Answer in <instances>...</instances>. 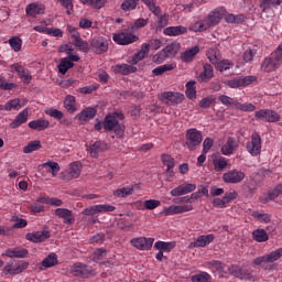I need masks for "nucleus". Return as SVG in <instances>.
<instances>
[{"instance_id": "f257e3e1", "label": "nucleus", "mask_w": 282, "mask_h": 282, "mask_svg": "<svg viewBox=\"0 0 282 282\" xmlns=\"http://www.w3.org/2000/svg\"><path fill=\"white\" fill-rule=\"evenodd\" d=\"M226 14V8L218 7L214 9L209 14L203 19L192 23L188 28L189 32H206L209 28H215L224 19Z\"/></svg>"}, {"instance_id": "f03ea898", "label": "nucleus", "mask_w": 282, "mask_h": 282, "mask_svg": "<svg viewBox=\"0 0 282 282\" xmlns=\"http://www.w3.org/2000/svg\"><path fill=\"white\" fill-rule=\"evenodd\" d=\"M119 120H124V113L121 111H113L108 113L104 119V129L105 131H113L116 135L122 138L124 135V123H121Z\"/></svg>"}, {"instance_id": "7ed1b4c3", "label": "nucleus", "mask_w": 282, "mask_h": 282, "mask_svg": "<svg viewBox=\"0 0 282 282\" xmlns=\"http://www.w3.org/2000/svg\"><path fill=\"white\" fill-rule=\"evenodd\" d=\"M282 63V43L271 57H265L261 64V72H274Z\"/></svg>"}, {"instance_id": "20e7f679", "label": "nucleus", "mask_w": 282, "mask_h": 282, "mask_svg": "<svg viewBox=\"0 0 282 282\" xmlns=\"http://www.w3.org/2000/svg\"><path fill=\"white\" fill-rule=\"evenodd\" d=\"M202 132L195 128L186 131V147L189 151H195L199 144H202Z\"/></svg>"}, {"instance_id": "39448f33", "label": "nucleus", "mask_w": 282, "mask_h": 282, "mask_svg": "<svg viewBox=\"0 0 282 282\" xmlns=\"http://www.w3.org/2000/svg\"><path fill=\"white\" fill-rule=\"evenodd\" d=\"M254 118L262 122H279L281 120V115L272 109H261L254 112Z\"/></svg>"}, {"instance_id": "423d86ee", "label": "nucleus", "mask_w": 282, "mask_h": 282, "mask_svg": "<svg viewBox=\"0 0 282 282\" xmlns=\"http://www.w3.org/2000/svg\"><path fill=\"white\" fill-rule=\"evenodd\" d=\"M246 149L252 158H257L261 153V134L259 132H253L251 135V141H248Z\"/></svg>"}, {"instance_id": "0eeeda50", "label": "nucleus", "mask_w": 282, "mask_h": 282, "mask_svg": "<svg viewBox=\"0 0 282 282\" xmlns=\"http://www.w3.org/2000/svg\"><path fill=\"white\" fill-rule=\"evenodd\" d=\"M161 100L164 102V105H167L169 107L182 105V102H184V94L165 91L161 94Z\"/></svg>"}, {"instance_id": "6e6552de", "label": "nucleus", "mask_w": 282, "mask_h": 282, "mask_svg": "<svg viewBox=\"0 0 282 282\" xmlns=\"http://www.w3.org/2000/svg\"><path fill=\"white\" fill-rule=\"evenodd\" d=\"M10 72L12 74L17 72L19 78H21L24 85H30V83H32V74H30V70L25 68L23 65H21L20 63H14L10 65Z\"/></svg>"}, {"instance_id": "1a4fd4ad", "label": "nucleus", "mask_w": 282, "mask_h": 282, "mask_svg": "<svg viewBox=\"0 0 282 282\" xmlns=\"http://www.w3.org/2000/svg\"><path fill=\"white\" fill-rule=\"evenodd\" d=\"M112 41H115L117 45H131V43L138 41V36L133 33L121 31L112 35Z\"/></svg>"}, {"instance_id": "9d476101", "label": "nucleus", "mask_w": 282, "mask_h": 282, "mask_svg": "<svg viewBox=\"0 0 282 282\" xmlns=\"http://www.w3.org/2000/svg\"><path fill=\"white\" fill-rule=\"evenodd\" d=\"M257 80L254 76H246V77H234L227 82V87L230 89H239V87H248V85H252Z\"/></svg>"}, {"instance_id": "9b49d317", "label": "nucleus", "mask_w": 282, "mask_h": 282, "mask_svg": "<svg viewBox=\"0 0 282 282\" xmlns=\"http://www.w3.org/2000/svg\"><path fill=\"white\" fill-rule=\"evenodd\" d=\"M282 257V247L271 251L270 253L258 257L253 260L254 265H261V263H274V261H279Z\"/></svg>"}, {"instance_id": "f8f14e48", "label": "nucleus", "mask_w": 282, "mask_h": 282, "mask_svg": "<svg viewBox=\"0 0 282 282\" xmlns=\"http://www.w3.org/2000/svg\"><path fill=\"white\" fill-rule=\"evenodd\" d=\"M68 34H70L72 39L74 40L75 47H82L84 52H87L89 50V44L80 37V32H78V29L73 25H67Z\"/></svg>"}, {"instance_id": "ddd939ff", "label": "nucleus", "mask_w": 282, "mask_h": 282, "mask_svg": "<svg viewBox=\"0 0 282 282\" xmlns=\"http://www.w3.org/2000/svg\"><path fill=\"white\" fill-rule=\"evenodd\" d=\"M90 47L95 54H105L109 50V41L105 37H95L90 41Z\"/></svg>"}, {"instance_id": "4468645a", "label": "nucleus", "mask_w": 282, "mask_h": 282, "mask_svg": "<svg viewBox=\"0 0 282 282\" xmlns=\"http://www.w3.org/2000/svg\"><path fill=\"white\" fill-rule=\"evenodd\" d=\"M155 239L147 238V237H139L133 238L130 240L131 246L137 248V250H151L153 248V242Z\"/></svg>"}, {"instance_id": "2eb2a0df", "label": "nucleus", "mask_w": 282, "mask_h": 282, "mask_svg": "<svg viewBox=\"0 0 282 282\" xmlns=\"http://www.w3.org/2000/svg\"><path fill=\"white\" fill-rule=\"evenodd\" d=\"M55 216L59 219H63V224H65L66 226H72L74 225V221H76L74 213L67 208L55 209Z\"/></svg>"}, {"instance_id": "dca6fc26", "label": "nucleus", "mask_w": 282, "mask_h": 282, "mask_svg": "<svg viewBox=\"0 0 282 282\" xmlns=\"http://www.w3.org/2000/svg\"><path fill=\"white\" fill-rule=\"evenodd\" d=\"M197 188V185L193 183L182 184L174 189L171 191L172 197H181V195H188V193H193Z\"/></svg>"}, {"instance_id": "f3484780", "label": "nucleus", "mask_w": 282, "mask_h": 282, "mask_svg": "<svg viewBox=\"0 0 282 282\" xmlns=\"http://www.w3.org/2000/svg\"><path fill=\"white\" fill-rule=\"evenodd\" d=\"M44 13H45V6L36 2L30 3L25 8L26 17H31L32 19H36V17Z\"/></svg>"}, {"instance_id": "a211bd4d", "label": "nucleus", "mask_w": 282, "mask_h": 282, "mask_svg": "<svg viewBox=\"0 0 282 282\" xmlns=\"http://www.w3.org/2000/svg\"><path fill=\"white\" fill-rule=\"evenodd\" d=\"M213 241H215V235L213 234L199 236L195 241L189 243V248H206Z\"/></svg>"}, {"instance_id": "6ab92c4d", "label": "nucleus", "mask_w": 282, "mask_h": 282, "mask_svg": "<svg viewBox=\"0 0 282 282\" xmlns=\"http://www.w3.org/2000/svg\"><path fill=\"white\" fill-rule=\"evenodd\" d=\"M90 158H98L99 153L107 151V143L105 141H95L87 148Z\"/></svg>"}, {"instance_id": "aec40b11", "label": "nucleus", "mask_w": 282, "mask_h": 282, "mask_svg": "<svg viewBox=\"0 0 282 282\" xmlns=\"http://www.w3.org/2000/svg\"><path fill=\"white\" fill-rule=\"evenodd\" d=\"M112 72L115 74H121L122 76H129V74H135L138 67L129 64H117L112 66Z\"/></svg>"}, {"instance_id": "412c9836", "label": "nucleus", "mask_w": 282, "mask_h": 282, "mask_svg": "<svg viewBox=\"0 0 282 282\" xmlns=\"http://www.w3.org/2000/svg\"><path fill=\"white\" fill-rule=\"evenodd\" d=\"M70 272L73 273V276H87V274H94V270L80 262L75 263L70 268Z\"/></svg>"}, {"instance_id": "4be33fe9", "label": "nucleus", "mask_w": 282, "mask_h": 282, "mask_svg": "<svg viewBox=\"0 0 282 282\" xmlns=\"http://www.w3.org/2000/svg\"><path fill=\"white\" fill-rule=\"evenodd\" d=\"M25 239L28 241H32L33 243H43L45 239H50V231L43 230V231L26 234Z\"/></svg>"}, {"instance_id": "5701e85b", "label": "nucleus", "mask_w": 282, "mask_h": 282, "mask_svg": "<svg viewBox=\"0 0 282 282\" xmlns=\"http://www.w3.org/2000/svg\"><path fill=\"white\" fill-rule=\"evenodd\" d=\"M3 257H9V259H25L28 257V249L25 248H14L4 251Z\"/></svg>"}, {"instance_id": "b1692460", "label": "nucleus", "mask_w": 282, "mask_h": 282, "mask_svg": "<svg viewBox=\"0 0 282 282\" xmlns=\"http://www.w3.org/2000/svg\"><path fill=\"white\" fill-rule=\"evenodd\" d=\"M186 32H188V29L183 25L167 26L163 30L165 36H182V34H186Z\"/></svg>"}, {"instance_id": "393cba45", "label": "nucleus", "mask_w": 282, "mask_h": 282, "mask_svg": "<svg viewBox=\"0 0 282 282\" xmlns=\"http://www.w3.org/2000/svg\"><path fill=\"white\" fill-rule=\"evenodd\" d=\"M161 162L163 166H166V173L173 176L174 175L173 169H175V159L171 156V154H162Z\"/></svg>"}, {"instance_id": "a878e982", "label": "nucleus", "mask_w": 282, "mask_h": 282, "mask_svg": "<svg viewBox=\"0 0 282 282\" xmlns=\"http://www.w3.org/2000/svg\"><path fill=\"white\" fill-rule=\"evenodd\" d=\"M279 195H282V184L269 191L268 195H264L260 198V202H262V204H268V202H272V199H276Z\"/></svg>"}, {"instance_id": "bb28decb", "label": "nucleus", "mask_w": 282, "mask_h": 282, "mask_svg": "<svg viewBox=\"0 0 282 282\" xmlns=\"http://www.w3.org/2000/svg\"><path fill=\"white\" fill-rule=\"evenodd\" d=\"M96 113H98V110H96V108L88 107L77 115V119L80 122H87L95 118Z\"/></svg>"}, {"instance_id": "cd10ccee", "label": "nucleus", "mask_w": 282, "mask_h": 282, "mask_svg": "<svg viewBox=\"0 0 282 282\" xmlns=\"http://www.w3.org/2000/svg\"><path fill=\"white\" fill-rule=\"evenodd\" d=\"M237 147H239V144H237V141L232 138L229 137L227 139L226 144H224L221 147V153L223 155H232V153H235V149H237Z\"/></svg>"}, {"instance_id": "c85d7f7f", "label": "nucleus", "mask_w": 282, "mask_h": 282, "mask_svg": "<svg viewBox=\"0 0 282 282\" xmlns=\"http://www.w3.org/2000/svg\"><path fill=\"white\" fill-rule=\"evenodd\" d=\"M197 54H199V46H193L181 54V59L183 63H193V59L195 56H197Z\"/></svg>"}, {"instance_id": "c756f323", "label": "nucleus", "mask_w": 282, "mask_h": 282, "mask_svg": "<svg viewBox=\"0 0 282 282\" xmlns=\"http://www.w3.org/2000/svg\"><path fill=\"white\" fill-rule=\"evenodd\" d=\"M28 109L22 110L15 119L10 123L11 129H19L21 124H25L28 122Z\"/></svg>"}, {"instance_id": "7c9ffc66", "label": "nucleus", "mask_w": 282, "mask_h": 282, "mask_svg": "<svg viewBox=\"0 0 282 282\" xmlns=\"http://www.w3.org/2000/svg\"><path fill=\"white\" fill-rule=\"evenodd\" d=\"M30 129H33L34 131H45L47 127H50V121L45 119H36L29 122Z\"/></svg>"}, {"instance_id": "2f4dec72", "label": "nucleus", "mask_w": 282, "mask_h": 282, "mask_svg": "<svg viewBox=\"0 0 282 282\" xmlns=\"http://www.w3.org/2000/svg\"><path fill=\"white\" fill-rule=\"evenodd\" d=\"M42 169H44V171H46V173H51V175H53V177H56V175H58V172L61 171V165H58L57 162L47 161L46 163H44L42 165Z\"/></svg>"}, {"instance_id": "473e14b6", "label": "nucleus", "mask_w": 282, "mask_h": 282, "mask_svg": "<svg viewBox=\"0 0 282 282\" xmlns=\"http://www.w3.org/2000/svg\"><path fill=\"white\" fill-rule=\"evenodd\" d=\"M213 76H215L213 65L205 64L204 72H202L200 75L198 76V80H200V83H208V80H210Z\"/></svg>"}, {"instance_id": "72a5a7b5", "label": "nucleus", "mask_w": 282, "mask_h": 282, "mask_svg": "<svg viewBox=\"0 0 282 282\" xmlns=\"http://www.w3.org/2000/svg\"><path fill=\"white\" fill-rule=\"evenodd\" d=\"M144 6H147L148 10L154 14V17H160L162 14V9L158 6L156 0H141Z\"/></svg>"}, {"instance_id": "f704fd0d", "label": "nucleus", "mask_w": 282, "mask_h": 282, "mask_svg": "<svg viewBox=\"0 0 282 282\" xmlns=\"http://www.w3.org/2000/svg\"><path fill=\"white\" fill-rule=\"evenodd\" d=\"M204 265L205 268H208L209 270H212V272H219V274H221V272H224V268H226V264H224L219 260L207 261L205 262Z\"/></svg>"}, {"instance_id": "c9c22d12", "label": "nucleus", "mask_w": 282, "mask_h": 282, "mask_svg": "<svg viewBox=\"0 0 282 282\" xmlns=\"http://www.w3.org/2000/svg\"><path fill=\"white\" fill-rule=\"evenodd\" d=\"M251 235L253 241H257L258 243H263L270 239V236H268V232L264 231V229H256Z\"/></svg>"}, {"instance_id": "e433bc0d", "label": "nucleus", "mask_w": 282, "mask_h": 282, "mask_svg": "<svg viewBox=\"0 0 282 282\" xmlns=\"http://www.w3.org/2000/svg\"><path fill=\"white\" fill-rule=\"evenodd\" d=\"M180 43L173 42L171 44H167L166 47L163 48V51L169 58H175L177 52H180Z\"/></svg>"}, {"instance_id": "4c0bfd02", "label": "nucleus", "mask_w": 282, "mask_h": 282, "mask_svg": "<svg viewBox=\"0 0 282 282\" xmlns=\"http://www.w3.org/2000/svg\"><path fill=\"white\" fill-rule=\"evenodd\" d=\"M177 67V64L172 63V64H164L162 66H158L152 70L154 76H162V74H165V72H173Z\"/></svg>"}, {"instance_id": "58836bf2", "label": "nucleus", "mask_w": 282, "mask_h": 282, "mask_svg": "<svg viewBox=\"0 0 282 282\" xmlns=\"http://www.w3.org/2000/svg\"><path fill=\"white\" fill-rule=\"evenodd\" d=\"M138 185H131L128 187L119 188L113 192L115 197H129V195H133V191H135Z\"/></svg>"}, {"instance_id": "ea45409f", "label": "nucleus", "mask_w": 282, "mask_h": 282, "mask_svg": "<svg viewBox=\"0 0 282 282\" xmlns=\"http://www.w3.org/2000/svg\"><path fill=\"white\" fill-rule=\"evenodd\" d=\"M281 3H282V0H261L260 8L262 12H265V10H272V8H279Z\"/></svg>"}, {"instance_id": "a19ab883", "label": "nucleus", "mask_w": 282, "mask_h": 282, "mask_svg": "<svg viewBox=\"0 0 282 282\" xmlns=\"http://www.w3.org/2000/svg\"><path fill=\"white\" fill-rule=\"evenodd\" d=\"M154 248L156 250H161V252H171V250L175 248V241H172V242L156 241L154 243Z\"/></svg>"}, {"instance_id": "79ce46f5", "label": "nucleus", "mask_w": 282, "mask_h": 282, "mask_svg": "<svg viewBox=\"0 0 282 282\" xmlns=\"http://www.w3.org/2000/svg\"><path fill=\"white\" fill-rule=\"evenodd\" d=\"M43 268H54V265H58V256L56 253H50L47 258L42 261Z\"/></svg>"}, {"instance_id": "37998d69", "label": "nucleus", "mask_w": 282, "mask_h": 282, "mask_svg": "<svg viewBox=\"0 0 282 282\" xmlns=\"http://www.w3.org/2000/svg\"><path fill=\"white\" fill-rule=\"evenodd\" d=\"M72 67H74V62L69 61V58L67 57H64L59 61V64H58V72L59 74H67V70L68 69H72Z\"/></svg>"}, {"instance_id": "c03bdc74", "label": "nucleus", "mask_w": 282, "mask_h": 282, "mask_svg": "<svg viewBox=\"0 0 282 282\" xmlns=\"http://www.w3.org/2000/svg\"><path fill=\"white\" fill-rule=\"evenodd\" d=\"M64 107L68 113H74L76 111V97L68 95L64 99Z\"/></svg>"}, {"instance_id": "a18cd8bd", "label": "nucleus", "mask_w": 282, "mask_h": 282, "mask_svg": "<svg viewBox=\"0 0 282 282\" xmlns=\"http://www.w3.org/2000/svg\"><path fill=\"white\" fill-rule=\"evenodd\" d=\"M191 281L192 282H210L213 281V278L208 274V272L200 271L199 273L192 275Z\"/></svg>"}, {"instance_id": "49530a36", "label": "nucleus", "mask_w": 282, "mask_h": 282, "mask_svg": "<svg viewBox=\"0 0 282 282\" xmlns=\"http://www.w3.org/2000/svg\"><path fill=\"white\" fill-rule=\"evenodd\" d=\"M251 217L260 221V224H270L272 221V216L260 212H252Z\"/></svg>"}, {"instance_id": "de8ad7c7", "label": "nucleus", "mask_w": 282, "mask_h": 282, "mask_svg": "<svg viewBox=\"0 0 282 282\" xmlns=\"http://www.w3.org/2000/svg\"><path fill=\"white\" fill-rule=\"evenodd\" d=\"M80 169H83V164L80 162H73L69 165L68 173L70 177H80Z\"/></svg>"}, {"instance_id": "09e8293b", "label": "nucleus", "mask_w": 282, "mask_h": 282, "mask_svg": "<svg viewBox=\"0 0 282 282\" xmlns=\"http://www.w3.org/2000/svg\"><path fill=\"white\" fill-rule=\"evenodd\" d=\"M186 97L189 100H195V98H197V90H195V82H187L186 83Z\"/></svg>"}, {"instance_id": "8fccbe9b", "label": "nucleus", "mask_w": 282, "mask_h": 282, "mask_svg": "<svg viewBox=\"0 0 282 282\" xmlns=\"http://www.w3.org/2000/svg\"><path fill=\"white\" fill-rule=\"evenodd\" d=\"M225 21L226 23H243V21H246V15L243 14H232V13H229L227 15H225Z\"/></svg>"}, {"instance_id": "3c124183", "label": "nucleus", "mask_w": 282, "mask_h": 282, "mask_svg": "<svg viewBox=\"0 0 282 282\" xmlns=\"http://www.w3.org/2000/svg\"><path fill=\"white\" fill-rule=\"evenodd\" d=\"M235 109H238V111H246V112H252L256 111L257 106H254L253 104L250 102H235Z\"/></svg>"}, {"instance_id": "603ef678", "label": "nucleus", "mask_w": 282, "mask_h": 282, "mask_svg": "<svg viewBox=\"0 0 282 282\" xmlns=\"http://www.w3.org/2000/svg\"><path fill=\"white\" fill-rule=\"evenodd\" d=\"M41 141H30L23 149V153H34V151H39L41 149Z\"/></svg>"}, {"instance_id": "864d4df0", "label": "nucleus", "mask_w": 282, "mask_h": 282, "mask_svg": "<svg viewBox=\"0 0 282 282\" xmlns=\"http://www.w3.org/2000/svg\"><path fill=\"white\" fill-rule=\"evenodd\" d=\"M9 45L13 50V52H21V47L23 46V40L19 36H13L9 40Z\"/></svg>"}, {"instance_id": "5fc2aeb1", "label": "nucleus", "mask_w": 282, "mask_h": 282, "mask_svg": "<svg viewBox=\"0 0 282 282\" xmlns=\"http://www.w3.org/2000/svg\"><path fill=\"white\" fill-rule=\"evenodd\" d=\"M21 99L15 98V99H10L6 105H4V111H12V109H21Z\"/></svg>"}, {"instance_id": "6e6d98bb", "label": "nucleus", "mask_w": 282, "mask_h": 282, "mask_svg": "<svg viewBox=\"0 0 282 282\" xmlns=\"http://www.w3.org/2000/svg\"><path fill=\"white\" fill-rule=\"evenodd\" d=\"M138 1L140 0H123L121 3V10H123V12H131V10H135V8H138Z\"/></svg>"}, {"instance_id": "4d7b16f0", "label": "nucleus", "mask_w": 282, "mask_h": 282, "mask_svg": "<svg viewBox=\"0 0 282 282\" xmlns=\"http://www.w3.org/2000/svg\"><path fill=\"white\" fill-rule=\"evenodd\" d=\"M0 89H2L3 91H11V89H17V84L8 83V80H6V77H3V75H0Z\"/></svg>"}, {"instance_id": "13d9d810", "label": "nucleus", "mask_w": 282, "mask_h": 282, "mask_svg": "<svg viewBox=\"0 0 282 282\" xmlns=\"http://www.w3.org/2000/svg\"><path fill=\"white\" fill-rule=\"evenodd\" d=\"M215 67L218 72H227V69H230L232 67V63L228 59L218 61L215 64Z\"/></svg>"}, {"instance_id": "bf43d9fd", "label": "nucleus", "mask_w": 282, "mask_h": 282, "mask_svg": "<svg viewBox=\"0 0 282 282\" xmlns=\"http://www.w3.org/2000/svg\"><path fill=\"white\" fill-rule=\"evenodd\" d=\"M166 58H169V55H166V52L163 50H161L159 53H156L153 57L152 61L153 63H155L156 65H162V63H164V61H166Z\"/></svg>"}, {"instance_id": "052dcab7", "label": "nucleus", "mask_w": 282, "mask_h": 282, "mask_svg": "<svg viewBox=\"0 0 282 282\" xmlns=\"http://www.w3.org/2000/svg\"><path fill=\"white\" fill-rule=\"evenodd\" d=\"M207 58L212 65H215L219 62V51L210 48L209 51H207Z\"/></svg>"}, {"instance_id": "680f3d73", "label": "nucleus", "mask_w": 282, "mask_h": 282, "mask_svg": "<svg viewBox=\"0 0 282 282\" xmlns=\"http://www.w3.org/2000/svg\"><path fill=\"white\" fill-rule=\"evenodd\" d=\"M218 100H219V102H221V105H225V107H235V102H238L232 97H229L226 95H220L218 97Z\"/></svg>"}, {"instance_id": "e2e57ef3", "label": "nucleus", "mask_w": 282, "mask_h": 282, "mask_svg": "<svg viewBox=\"0 0 282 282\" xmlns=\"http://www.w3.org/2000/svg\"><path fill=\"white\" fill-rule=\"evenodd\" d=\"M161 204H162V202H160L158 199H148V200H144L143 206H144L145 210H155V208L161 206Z\"/></svg>"}, {"instance_id": "0e129e2a", "label": "nucleus", "mask_w": 282, "mask_h": 282, "mask_svg": "<svg viewBox=\"0 0 282 282\" xmlns=\"http://www.w3.org/2000/svg\"><path fill=\"white\" fill-rule=\"evenodd\" d=\"M61 6L65 8L66 14L70 15L74 13V0H58Z\"/></svg>"}, {"instance_id": "69168bd1", "label": "nucleus", "mask_w": 282, "mask_h": 282, "mask_svg": "<svg viewBox=\"0 0 282 282\" xmlns=\"http://www.w3.org/2000/svg\"><path fill=\"white\" fill-rule=\"evenodd\" d=\"M105 257H107V250L99 248V249L95 250L93 260L96 263H100V261H102V259H105Z\"/></svg>"}, {"instance_id": "338daca9", "label": "nucleus", "mask_w": 282, "mask_h": 282, "mask_svg": "<svg viewBox=\"0 0 282 282\" xmlns=\"http://www.w3.org/2000/svg\"><path fill=\"white\" fill-rule=\"evenodd\" d=\"M11 221H15L12 228H25L28 226V220L23 218H19L18 216H12Z\"/></svg>"}, {"instance_id": "774afa93", "label": "nucleus", "mask_w": 282, "mask_h": 282, "mask_svg": "<svg viewBox=\"0 0 282 282\" xmlns=\"http://www.w3.org/2000/svg\"><path fill=\"white\" fill-rule=\"evenodd\" d=\"M214 102H215V97L214 96H208V97L203 98L199 101V107L202 109H208L210 107V105H213Z\"/></svg>"}]
</instances>
